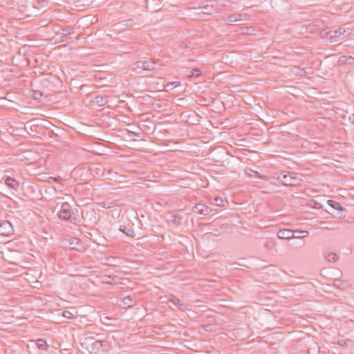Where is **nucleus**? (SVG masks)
Returning a JSON list of instances; mask_svg holds the SVG:
<instances>
[{
    "instance_id": "obj_19",
    "label": "nucleus",
    "mask_w": 354,
    "mask_h": 354,
    "mask_svg": "<svg viewBox=\"0 0 354 354\" xmlns=\"http://www.w3.org/2000/svg\"><path fill=\"white\" fill-rule=\"evenodd\" d=\"M328 204L330 206H331L332 207H333L334 209H337V210L342 211L344 209V208L342 207V205L339 203L336 202L335 201L328 200Z\"/></svg>"
},
{
    "instance_id": "obj_16",
    "label": "nucleus",
    "mask_w": 354,
    "mask_h": 354,
    "mask_svg": "<svg viewBox=\"0 0 354 354\" xmlns=\"http://www.w3.org/2000/svg\"><path fill=\"white\" fill-rule=\"evenodd\" d=\"M37 346L41 350H46L47 349V342L46 340L43 339H38L34 341Z\"/></svg>"
},
{
    "instance_id": "obj_24",
    "label": "nucleus",
    "mask_w": 354,
    "mask_h": 354,
    "mask_svg": "<svg viewBox=\"0 0 354 354\" xmlns=\"http://www.w3.org/2000/svg\"><path fill=\"white\" fill-rule=\"evenodd\" d=\"M116 277V276L105 275L103 277V282L108 284H112Z\"/></svg>"
},
{
    "instance_id": "obj_4",
    "label": "nucleus",
    "mask_w": 354,
    "mask_h": 354,
    "mask_svg": "<svg viewBox=\"0 0 354 354\" xmlns=\"http://www.w3.org/2000/svg\"><path fill=\"white\" fill-rule=\"evenodd\" d=\"M218 1L217 0H209L207 1L202 2L199 8L201 12L205 15H212L217 12Z\"/></svg>"
},
{
    "instance_id": "obj_27",
    "label": "nucleus",
    "mask_w": 354,
    "mask_h": 354,
    "mask_svg": "<svg viewBox=\"0 0 354 354\" xmlns=\"http://www.w3.org/2000/svg\"><path fill=\"white\" fill-rule=\"evenodd\" d=\"M100 206L104 208L109 209L111 207H113L115 205V203L113 202H109V201H104L100 203Z\"/></svg>"
},
{
    "instance_id": "obj_32",
    "label": "nucleus",
    "mask_w": 354,
    "mask_h": 354,
    "mask_svg": "<svg viewBox=\"0 0 354 354\" xmlns=\"http://www.w3.org/2000/svg\"><path fill=\"white\" fill-rule=\"evenodd\" d=\"M63 316L66 318L71 319L73 318V315L70 311L65 310L63 312Z\"/></svg>"
},
{
    "instance_id": "obj_10",
    "label": "nucleus",
    "mask_w": 354,
    "mask_h": 354,
    "mask_svg": "<svg viewBox=\"0 0 354 354\" xmlns=\"http://www.w3.org/2000/svg\"><path fill=\"white\" fill-rule=\"evenodd\" d=\"M245 14H236L228 16L227 18H223L222 20L227 23L236 22L241 20V17Z\"/></svg>"
},
{
    "instance_id": "obj_29",
    "label": "nucleus",
    "mask_w": 354,
    "mask_h": 354,
    "mask_svg": "<svg viewBox=\"0 0 354 354\" xmlns=\"http://www.w3.org/2000/svg\"><path fill=\"white\" fill-rule=\"evenodd\" d=\"M114 260H115L114 257H106L104 263L106 265L112 266L113 265L112 261H114Z\"/></svg>"
},
{
    "instance_id": "obj_6",
    "label": "nucleus",
    "mask_w": 354,
    "mask_h": 354,
    "mask_svg": "<svg viewBox=\"0 0 354 354\" xmlns=\"http://www.w3.org/2000/svg\"><path fill=\"white\" fill-rule=\"evenodd\" d=\"M183 217L181 215L174 213H169L167 218V223L170 226L177 227L182 224Z\"/></svg>"
},
{
    "instance_id": "obj_38",
    "label": "nucleus",
    "mask_w": 354,
    "mask_h": 354,
    "mask_svg": "<svg viewBox=\"0 0 354 354\" xmlns=\"http://www.w3.org/2000/svg\"><path fill=\"white\" fill-rule=\"evenodd\" d=\"M304 245V242H302V243L299 245V246H300V247H301V246H303Z\"/></svg>"
},
{
    "instance_id": "obj_8",
    "label": "nucleus",
    "mask_w": 354,
    "mask_h": 354,
    "mask_svg": "<svg viewBox=\"0 0 354 354\" xmlns=\"http://www.w3.org/2000/svg\"><path fill=\"white\" fill-rule=\"evenodd\" d=\"M135 304L136 301L133 299V297L129 295L123 298L120 306L122 308H128L133 306Z\"/></svg>"
},
{
    "instance_id": "obj_2",
    "label": "nucleus",
    "mask_w": 354,
    "mask_h": 354,
    "mask_svg": "<svg viewBox=\"0 0 354 354\" xmlns=\"http://www.w3.org/2000/svg\"><path fill=\"white\" fill-rule=\"evenodd\" d=\"M59 218L62 221H69L72 223H75L77 218L73 215L71 212V207L68 203H63L62 204L60 210L57 214Z\"/></svg>"
},
{
    "instance_id": "obj_21",
    "label": "nucleus",
    "mask_w": 354,
    "mask_h": 354,
    "mask_svg": "<svg viewBox=\"0 0 354 354\" xmlns=\"http://www.w3.org/2000/svg\"><path fill=\"white\" fill-rule=\"evenodd\" d=\"M144 62L143 61H138L136 62L135 67L133 70L136 71L138 73H140L142 71H144Z\"/></svg>"
},
{
    "instance_id": "obj_22",
    "label": "nucleus",
    "mask_w": 354,
    "mask_h": 354,
    "mask_svg": "<svg viewBox=\"0 0 354 354\" xmlns=\"http://www.w3.org/2000/svg\"><path fill=\"white\" fill-rule=\"evenodd\" d=\"M61 34L64 35L68 37H70L71 35L74 33V29L70 27L63 28L61 29Z\"/></svg>"
},
{
    "instance_id": "obj_31",
    "label": "nucleus",
    "mask_w": 354,
    "mask_h": 354,
    "mask_svg": "<svg viewBox=\"0 0 354 354\" xmlns=\"http://www.w3.org/2000/svg\"><path fill=\"white\" fill-rule=\"evenodd\" d=\"M342 30V28H339V35H342V32L341 31ZM332 33L333 32H328V34L330 35V39L332 40L333 38H336V37H339V35H337L336 34L337 33V31H335L334 33H335V35H332Z\"/></svg>"
},
{
    "instance_id": "obj_9",
    "label": "nucleus",
    "mask_w": 354,
    "mask_h": 354,
    "mask_svg": "<svg viewBox=\"0 0 354 354\" xmlns=\"http://www.w3.org/2000/svg\"><path fill=\"white\" fill-rule=\"evenodd\" d=\"M104 342L102 340H96L91 344L89 348V353H91L95 351H99L104 346Z\"/></svg>"
},
{
    "instance_id": "obj_28",
    "label": "nucleus",
    "mask_w": 354,
    "mask_h": 354,
    "mask_svg": "<svg viewBox=\"0 0 354 354\" xmlns=\"http://www.w3.org/2000/svg\"><path fill=\"white\" fill-rule=\"evenodd\" d=\"M43 95V93L40 91H34L32 93V97L35 100H40Z\"/></svg>"
},
{
    "instance_id": "obj_30",
    "label": "nucleus",
    "mask_w": 354,
    "mask_h": 354,
    "mask_svg": "<svg viewBox=\"0 0 354 354\" xmlns=\"http://www.w3.org/2000/svg\"><path fill=\"white\" fill-rule=\"evenodd\" d=\"M343 283L344 281L339 279H334V285L337 288H340L343 285Z\"/></svg>"
},
{
    "instance_id": "obj_14",
    "label": "nucleus",
    "mask_w": 354,
    "mask_h": 354,
    "mask_svg": "<svg viewBox=\"0 0 354 354\" xmlns=\"http://www.w3.org/2000/svg\"><path fill=\"white\" fill-rule=\"evenodd\" d=\"M239 32L243 35H254V28L252 26H244L239 28Z\"/></svg>"
},
{
    "instance_id": "obj_15",
    "label": "nucleus",
    "mask_w": 354,
    "mask_h": 354,
    "mask_svg": "<svg viewBox=\"0 0 354 354\" xmlns=\"http://www.w3.org/2000/svg\"><path fill=\"white\" fill-rule=\"evenodd\" d=\"M120 231L125 234L126 235L129 236L133 237V230L131 227L129 228L126 225H122L120 226Z\"/></svg>"
},
{
    "instance_id": "obj_5",
    "label": "nucleus",
    "mask_w": 354,
    "mask_h": 354,
    "mask_svg": "<svg viewBox=\"0 0 354 354\" xmlns=\"http://www.w3.org/2000/svg\"><path fill=\"white\" fill-rule=\"evenodd\" d=\"M14 230L12 223L8 221H0V234L8 236L13 234Z\"/></svg>"
},
{
    "instance_id": "obj_39",
    "label": "nucleus",
    "mask_w": 354,
    "mask_h": 354,
    "mask_svg": "<svg viewBox=\"0 0 354 354\" xmlns=\"http://www.w3.org/2000/svg\"><path fill=\"white\" fill-rule=\"evenodd\" d=\"M353 122L354 123V114L353 115Z\"/></svg>"
},
{
    "instance_id": "obj_25",
    "label": "nucleus",
    "mask_w": 354,
    "mask_h": 354,
    "mask_svg": "<svg viewBox=\"0 0 354 354\" xmlns=\"http://www.w3.org/2000/svg\"><path fill=\"white\" fill-rule=\"evenodd\" d=\"M212 205H216V206H218V207L223 206V201L220 197H215V198H213V201H212Z\"/></svg>"
},
{
    "instance_id": "obj_13",
    "label": "nucleus",
    "mask_w": 354,
    "mask_h": 354,
    "mask_svg": "<svg viewBox=\"0 0 354 354\" xmlns=\"http://www.w3.org/2000/svg\"><path fill=\"white\" fill-rule=\"evenodd\" d=\"M169 301L175 306H178L179 310L181 311H185L187 309V306H185L179 299L176 297L171 299Z\"/></svg>"
},
{
    "instance_id": "obj_3",
    "label": "nucleus",
    "mask_w": 354,
    "mask_h": 354,
    "mask_svg": "<svg viewBox=\"0 0 354 354\" xmlns=\"http://www.w3.org/2000/svg\"><path fill=\"white\" fill-rule=\"evenodd\" d=\"M295 232H298V233L302 234L303 237H306L309 234V232L306 230L292 231V230H288V229H281V230H279L278 231V232L277 233V236L279 239H288V240L290 239H294V238H299V236H294Z\"/></svg>"
},
{
    "instance_id": "obj_35",
    "label": "nucleus",
    "mask_w": 354,
    "mask_h": 354,
    "mask_svg": "<svg viewBox=\"0 0 354 354\" xmlns=\"http://www.w3.org/2000/svg\"><path fill=\"white\" fill-rule=\"evenodd\" d=\"M130 135L133 136H138V133H136L133 131H131Z\"/></svg>"
},
{
    "instance_id": "obj_11",
    "label": "nucleus",
    "mask_w": 354,
    "mask_h": 354,
    "mask_svg": "<svg viewBox=\"0 0 354 354\" xmlns=\"http://www.w3.org/2000/svg\"><path fill=\"white\" fill-rule=\"evenodd\" d=\"M5 184L10 188L17 189L19 185L18 181L11 177H7L5 179Z\"/></svg>"
},
{
    "instance_id": "obj_33",
    "label": "nucleus",
    "mask_w": 354,
    "mask_h": 354,
    "mask_svg": "<svg viewBox=\"0 0 354 354\" xmlns=\"http://www.w3.org/2000/svg\"><path fill=\"white\" fill-rule=\"evenodd\" d=\"M69 39L68 37L64 35H61L59 39H58V42H64V41H68Z\"/></svg>"
},
{
    "instance_id": "obj_1",
    "label": "nucleus",
    "mask_w": 354,
    "mask_h": 354,
    "mask_svg": "<svg viewBox=\"0 0 354 354\" xmlns=\"http://www.w3.org/2000/svg\"><path fill=\"white\" fill-rule=\"evenodd\" d=\"M304 175L290 171L281 172L277 179L285 186H299L303 180Z\"/></svg>"
},
{
    "instance_id": "obj_18",
    "label": "nucleus",
    "mask_w": 354,
    "mask_h": 354,
    "mask_svg": "<svg viewBox=\"0 0 354 354\" xmlns=\"http://www.w3.org/2000/svg\"><path fill=\"white\" fill-rule=\"evenodd\" d=\"M144 64V71H154L156 70L155 62H152L150 61H143Z\"/></svg>"
},
{
    "instance_id": "obj_34",
    "label": "nucleus",
    "mask_w": 354,
    "mask_h": 354,
    "mask_svg": "<svg viewBox=\"0 0 354 354\" xmlns=\"http://www.w3.org/2000/svg\"><path fill=\"white\" fill-rule=\"evenodd\" d=\"M179 85H180L179 82H171V83L168 84L167 86H171L174 87H177Z\"/></svg>"
},
{
    "instance_id": "obj_36",
    "label": "nucleus",
    "mask_w": 354,
    "mask_h": 354,
    "mask_svg": "<svg viewBox=\"0 0 354 354\" xmlns=\"http://www.w3.org/2000/svg\"><path fill=\"white\" fill-rule=\"evenodd\" d=\"M180 46L181 48H185V45L184 44V43H180Z\"/></svg>"
},
{
    "instance_id": "obj_17",
    "label": "nucleus",
    "mask_w": 354,
    "mask_h": 354,
    "mask_svg": "<svg viewBox=\"0 0 354 354\" xmlns=\"http://www.w3.org/2000/svg\"><path fill=\"white\" fill-rule=\"evenodd\" d=\"M339 62L342 64H353L354 62V58L352 57L351 56H342L339 58Z\"/></svg>"
},
{
    "instance_id": "obj_20",
    "label": "nucleus",
    "mask_w": 354,
    "mask_h": 354,
    "mask_svg": "<svg viewBox=\"0 0 354 354\" xmlns=\"http://www.w3.org/2000/svg\"><path fill=\"white\" fill-rule=\"evenodd\" d=\"M46 181L48 183H57L62 184V182L64 181V179L61 176H58V177L50 176L47 178V180Z\"/></svg>"
},
{
    "instance_id": "obj_23",
    "label": "nucleus",
    "mask_w": 354,
    "mask_h": 354,
    "mask_svg": "<svg viewBox=\"0 0 354 354\" xmlns=\"http://www.w3.org/2000/svg\"><path fill=\"white\" fill-rule=\"evenodd\" d=\"M201 75V71L198 68H193L190 73L188 74V77H198Z\"/></svg>"
},
{
    "instance_id": "obj_37",
    "label": "nucleus",
    "mask_w": 354,
    "mask_h": 354,
    "mask_svg": "<svg viewBox=\"0 0 354 354\" xmlns=\"http://www.w3.org/2000/svg\"><path fill=\"white\" fill-rule=\"evenodd\" d=\"M46 0H37L38 2L41 3V2H44Z\"/></svg>"
},
{
    "instance_id": "obj_26",
    "label": "nucleus",
    "mask_w": 354,
    "mask_h": 354,
    "mask_svg": "<svg viewBox=\"0 0 354 354\" xmlns=\"http://www.w3.org/2000/svg\"><path fill=\"white\" fill-rule=\"evenodd\" d=\"M326 259L328 262H336L338 259V256L335 253H330L328 254Z\"/></svg>"
},
{
    "instance_id": "obj_12",
    "label": "nucleus",
    "mask_w": 354,
    "mask_h": 354,
    "mask_svg": "<svg viewBox=\"0 0 354 354\" xmlns=\"http://www.w3.org/2000/svg\"><path fill=\"white\" fill-rule=\"evenodd\" d=\"M108 97H103L102 95H97L93 100V103L99 106H103L108 102Z\"/></svg>"
},
{
    "instance_id": "obj_7",
    "label": "nucleus",
    "mask_w": 354,
    "mask_h": 354,
    "mask_svg": "<svg viewBox=\"0 0 354 354\" xmlns=\"http://www.w3.org/2000/svg\"><path fill=\"white\" fill-rule=\"evenodd\" d=\"M192 210L197 214L203 216L208 215L212 212V209L210 207L202 203L195 205L192 207Z\"/></svg>"
}]
</instances>
